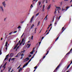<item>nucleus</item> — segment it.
<instances>
[{
	"label": "nucleus",
	"instance_id": "obj_1",
	"mask_svg": "<svg viewBox=\"0 0 72 72\" xmlns=\"http://www.w3.org/2000/svg\"><path fill=\"white\" fill-rule=\"evenodd\" d=\"M62 64L60 63L57 66V68L55 69L54 70V71L53 72H57V70L58 69H59V67H60V66Z\"/></svg>",
	"mask_w": 72,
	"mask_h": 72
},
{
	"label": "nucleus",
	"instance_id": "obj_2",
	"mask_svg": "<svg viewBox=\"0 0 72 72\" xmlns=\"http://www.w3.org/2000/svg\"><path fill=\"white\" fill-rule=\"evenodd\" d=\"M60 9V7H56V9L55 10V11L54 13L55 15H56V14H57L56 12L57 11V10H58V9Z\"/></svg>",
	"mask_w": 72,
	"mask_h": 72
},
{
	"label": "nucleus",
	"instance_id": "obj_3",
	"mask_svg": "<svg viewBox=\"0 0 72 72\" xmlns=\"http://www.w3.org/2000/svg\"><path fill=\"white\" fill-rule=\"evenodd\" d=\"M22 43L23 45H24L25 44V40H24V38H23L22 39Z\"/></svg>",
	"mask_w": 72,
	"mask_h": 72
},
{
	"label": "nucleus",
	"instance_id": "obj_4",
	"mask_svg": "<svg viewBox=\"0 0 72 72\" xmlns=\"http://www.w3.org/2000/svg\"><path fill=\"white\" fill-rule=\"evenodd\" d=\"M71 50L66 55H65V56L64 57V58H66L67 57V55H68V54H69L70 53H71Z\"/></svg>",
	"mask_w": 72,
	"mask_h": 72
},
{
	"label": "nucleus",
	"instance_id": "obj_5",
	"mask_svg": "<svg viewBox=\"0 0 72 72\" xmlns=\"http://www.w3.org/2000/svg\"><path fill=\"white\" fill-rule=\"evenodd\" d=\"M35 17V16H33V17L31 18L30 21V22L32 23V21L33 20V19L34 18V17Z\"/></svg>",
	"mask_w": 72,
	"mask_h": 72
},
{
	"label": "nucleus",
	"instance_id": "obj_6",
	"mask_svg": "<svg viewBox=\"0 0 72 72\" xmlns=\"http://www.w3.org/2000/svg\"><path fill=\"white\" fill-rule=\"evenodd\" d=\"M50 47H49V48L47 49V50H48L47 51V53L45 54L46 55H48V54L49 53V50H50V49L49 48Z\"/></svg>",
	"mask_w": 72,
	"mask_h": 72
},
{
	"label": "nucleus",
	"instance_id": "obj_7",
	"mask_svg": "<svg viewBox=\"0 0 72 72\" xmlns=\"http://www.w3.org/2000/svg\"><path fill=\"white\" fill-rule=\"evenodd\" d=\"M2 4L3 5L4 8H5V6H6V4H5V1H4L2 3Z\"/></svg>",
	"mask_w": 72,
	"mask_h": 72
},
{
	"label": "nucleus",
	"instance_id": "obj_8",
	"mask_svg": "<svg viewBox=\"0 0 72 72\" xmlns=\"http://www.w3.org/2000/svg\"><path fill=\"white\" fill-rule=\"evenodd\" d=\"M14 55V53H11L10 54V55L9 56V57H12Z\"/></svg>",
	"mask_w": 72,
	"mask_h": 72
},
{
	"label": "nucleus",
	"instance_id": "obj_9",
	"mask_svg": "<svg viewBox=\"0 0 72 72\" xmlns=\"http://www.w3.org/2000/svg\"><path fill=\"white\" fill-rule=\"evenodd\" d=\"M19 44V43H18L17 45H16L14 47V49H15L16 48H17V47L18 46V44Z\"/></svg>",
	"mask_w": 72,
	"mask_h": 72
},
{
	"label": "nucleus",
	"instance_id": "obj_10",
	"mask_svg": "<svg viewBox=\"0 0 72 72\" xmlns=\"http://www.w3.org/2000/svg\"><path fill=\"white\" fill-rule=\"evenodd\" d=\"M44 2H45V3H48V0H43V3H44Z\"/></svg>",
	"mask_w": 72,
	"mask_h": 72
},
{
	"label": "nucleus",
	"instance_id": "obj_11",
	"mask_svg": "<svg viewBox=\"0 0 72 72\" xmlns=\"http://www.w3.org/2000/svg\"><path fill=\"white\" fill-rule=\"evenodd\" d=\"M34 49H35V48H33V51L30 53V54H33V52L35 51H34Z\"/></svg>",
	"mask_w": 72,
	"mask_h": 72
},
{
	"label": "nucleus",
	"instance_id": "obj_12",
	"mask_svg": "<svg viewBox=\"0 0 72 72\" xmlns=\"http://www.w3.org/2000/svg\"><path fill=\"white\" fill-rule=\"evenodd\" d=\"M64 30H65V29H64V30H63L62 31V33L61 32L59 33V34L58 35L59 36H60V35H61V34H62V33H63V31H64Z\"/></svg>",
	"mask_w": 72,
	"mask_h": 72
},
{
	"label": "nucleus",
	"instance_id": "obj_13",
	"mask_svg": "<svg viewBox=\"0 0 72 72\" xmlns=\"http://www.w3.org/2000/svg\"><path fill=\"white\" fill-rule=\"evenodd\" d=\"M20 55H21V53H19L15 57H19V56H20Z\"/></svg>",
	"mask_w": 72,
	"mask_h": 72
},
{
	"label": "nucleus",
	"instance_id": "obj_14",
	"mask_svg": "<svg viewBox=\"0 0 72 72\" xmlns=\"http://www.w3.org/2000/svg\"><path fill=\"white\" fill-rule=\"evenodd\" d=\"M29 59H30V58H28V57L27 58H25V59H24V60H27H27H26L25 61L26 62H27V61H28V60H29Z\"/></svg>",
	"mask_w": 72,
	"mask_h": 72
},
{
	"label": "nucleus",
	"instance_id": "obj_15",
	"mask_svg": "<svg viewBox=\"0 0 72 72\" xmlns=\"http://www.w3.org/2000/svg\"><path fill=\"white\" fill-rule=\"evenodd\" d=\"M51 8V5L50 4V5L48 6V8L47 9H50V8Z\"/></svg>",
	"mask_w": 72,
	"mask_h": 72
},
{
	"label": "nucleus",
	"instance_id": "obj_16",
	"mask_svg": "<svg viewBox=\"0 0 72 72\" xmlns=\"http://www.w3.org/2000/svg\"><path fill=\"white\" fill-rule=\"evenodd\" d=\"M0 9H1L2 11L3 12H4V9H3V6H0Z\"/></svg>",
	"mask_w": 72,
	"mask_h": 72
},
{
	"label": "nucleus",
	"instance_id": "obj_17",
	"mask_svg": "<svg viewBox=\"0 0 72 72\" xmlns=\"http://www.w3.org/2000/svg\"><path fill=\"white\" fill-rule=\"evenodd\" d=\"M34 26H35V25H34V24H33L32 25V26H31V28H30V29H32L33 27H34Z\"/></svg>",
	"mask_w": 72,
	"mask_h": 72
},
{
	"label": "nucleus",
	"instance_id": "obj_18",
	"mask_svg": "<svg viewBox=\"0 0 72 72\" xmlns=\"http://www.w3.org/2000/svg\"><path fill=\"white\" fill-rule=\"evenodd\" d=\"M30 45H31V44H28L27 45V46H28L27 47V48H29Z\"/></svg>",
	"mask_w": 72,
	"mask_h": 72
},
{
	"label": "nucleus",
	"instance_id": "obj_19",
	"mask_svg": "<svg viewBox=\"0 0 72 72\" xmlns=\"http://www.w3.org/2000/svg\"><path fill=\"white\" fill-rule=\"evenodd\" d=\"M51 28H52V27H51V28L49 30V32H48L47 34H46V35H48V34H49V32L50 31V30H51Z\"/></svg>",
	"mask_w": 72,
	"mask_h": 72
},
{
	"label": "nucleus",
	"instance_id": "obj_20",
	"mask_svg": "<svg viewBox=\"0 0 72 72\" xmlns=\"http://www.w3.org/2000/svg\"><path fill=\"white\" fill-rule=\"evenodd\" d=\"M22 71V68L21 67L19 69V71L20 72V71Z\"/></svg>",
	"mask_w": 72,
	"mask_h": 72
},
{
	"label": "nucleus",
	"instance_id": "obj_21",
	"mask_svg": "<svg viewBox=\"0 0 72 72\" xmlns=\"http://www.w3.org/2000/svg\"><path fill=\"white\" fill-rule=\"evenodd\" d=\"M57 24V21H56L55 23V26H56V25Z\"/></svg>",
	"mask_w": 72,
	"mask_h": 72
},
{
	"label": "nucleus",
	"instance_id": "obj_22",
	"mask_svg": "<svg viewBox=\"0 0 72 72\" xmlns=\"http://www.w3.org/2000/svg\"><path fill=\"white\" fill-rule=\"evenodd\" d=\"M69 8V6L66 7V10H67Z\"/></svg>",
	"mask_w": 72,
	"mask_h": 72
},
{
	"label": "nucleus",
	"instance_id": "obj_23",
	"mask_svg": "<svg viewBox=\"0 0 72 72\" xmlns=\"http://www.w3.org/2000/svg\"><path fill=\"white\" fill-rule=\"evenodd\" d=\"M44 8H45V5H44L43 6V8L42 10L43 12H44Z\"/></svg>",
	"mask_w": 72,
	"mask_h": 72
},
{
	"label": "nucleus",
	"instance_id": "obj_24",
	"mask_svg": "<svg viewBox=\"0 0 72 72\" xmlns=\"http://www.w3.org/2000/svg\"><path fill=\"white\" fill-rule=\"evenodd\" d=\"M7 63V62H6L3 65V67H4L5 66H6V64Z\"/></svg>",
	"mask_w": 72,
	"mask_h": 72
},
{
	"label": "nucleus",
	"instance_id": "obj_25",
	"mask_svg": "<svg viewBox=\"0 0 72 72\" xmlns=\"http://www.w3.org/2000/svg\"><path fill=\"white\" fill-rule=\"evenodd\" d=\"M17 28L19 29V28H21V27L20 26H19Z\"/></svg>",
	"mask_w": 72,
	"mask_h": 72
},
{
	"label": "nucleus",
	"instance_id": "obj_26",
	"mask_svg": "<svg viewBox=\"0 0 72 72\" xmlns=\"http://www.w3.org/2000/svg\"><path fill=\"white\" fill-rule=\"evenodd\" d=\"M39 13H38L36 15V17H37V16L39 15Z\"/></svg>",
	"mask_w": 72,
	"mask_h": 72
},
{
	"label": "nucleus",
	"instance_id": "obj_27",
	"mask_svg": "<svg viewBox=\"0 0 72 72\" xmlns=\"http://www.w3.org/2000/svg\"><path fill=\"white\" fill-rule=\"evenodd\" d=\"M66 9H63V8L62 9V11H65V12H66Z\"/></svg>",
	"mask_w": 72,
	"mask_h": 72
},
{
	"label": "nucleus",
	"instance_id": "obj_28",
	"mask_svg": "<svg viewBox=\"0 0 72 72\" xmlns=\"http://www.w3.org/2000/svg\"><path fill=\"white\" fill-rule=\"evenodd\" d=\"M39 24H40V21H39L38 23L37 26H39Z\"/></svg>",
	"mask_w": 72,
	"mask_h": 72
},
{
	"label": "nucleus",
	"instance_id": "obj_29",
	"mask_svg": "<svg viewBox=\"0 0 72 72\" xmlns=\"http://www.w3.org/2000/svg\"><path fill=\"white\" fill-rule=\"evenodd\" d=\"M24 33H23V34H22V36L21 37L22 38V37H23V35H24Z\"/></svg>",
	"mask_w": 72,
	"mask_h": 72
},
{
	"label": "nucleus",
	"instance_id": "obj_30",
	"mask_svg": "<svg viewBox=\"0 0 72 72\" xmlns=\"http://www.w3.org/2000/svg\"><path fill=\"white\" fill-rule=\"evenodd\" d=\"M9 54H8L6 56V57H7V58H8V57H9Z\"/></svg>",
	"mask_w": 72,
	"mask_h": 72
},
{
	"label": "nucleus",
	"instance_id": "obj_31",
	"mask_svg": "<svg viewBox=\"0 0 72 72\" xmlns=\"http://www.w3.org/2000/svg\"><path fill=\"white\" fill-rule=\"evenodd\" d=\"M37 66H36L35 67H34V69H37Z\"/></svg>",
	"mask_w": 72,
	"mask_h": 72
},
{
	"label": "nucleus",
	"instance_id": "obj_32",
	"mask_svg": "<svg viewBox=\"0 0 72 72\" xmlns=\"http://www.w3.org/2000/svg\"><path fill=\"white\" fill-rule=\"evenodd\" d=\"M58 38H59V37H58L56 39H55V41H57L58 39Z\"/></svg>",
	"mask_w": 72,
	"mask_h": 72
},
{
	"label": "nucleus",
	"instance_id": "obj_33",
	"mask_svg": "<svg viewBox=\"0 0 72 72\" xmlns=\"http://www.w3.org/2000/svg\"><path fill=\"white\" fill-rule=\"evenodd\" d=\"M18 40H19V39H18V38H17L16 39V42H17V41H18Z\"/></svg>",
	"mask_w": 72,
	"mask_h": 72
},
{
	"label": "nucleus",
	"instance_id": "obj_34",
	"mask_svg": "<svg viewBox=\"0 0 72 72\" xmlns=\"http://www.w3.org/2000/svg\"><path fill=\"white\" fill-rule=\"evenodd\" d=\"M36 1V0H33V4H34V3H35L34 2V1Z\"/></svg>",
	"mask_w": 72,
	"mask_h": 72
},
{
	"label": "nucleus",
	"instance_id": "obj_35",
	"mask_svg": "<svg viewBox=\"0 0 72 72\" xmlns=\"http://www.w3.org/2000/svg\"><path fill=\"white\" fill-rule=\"evenodd\" d=\"M14 59H15V58H12L11 59V60L12 61L13 60H14Z\"/></svg>",
	"mask_w": 72,
	"mask_h": 72
},
{
	"label": "nucleus",
	"instance_id": "obj_36",
	"mask_svg": "<svg viewBox=\"0 0 72 72\" xmlns=\"http://www.w3.org/2000/svg\"><path fill=\"white\" fill-rule=\"evenodd\" d=\"M21 65H20L19 66V67H18L17 68V69H19V68H20V67H21Z\"/></svg>",
	"mask_w": 72,
	"mask_h": 72
},
{
	"label": "nucleus",
	"instance_id": "obj_37",
	"mask_svg": "<svg viewBox=\"0 0 72 72\" xmlns=\"http://www.w3.org/2000/svg\"><path fill=\"white\" fill-rule=\"evenodd\" d=\"M70 64H69L68 66V67H67V69H68V68H69V66H70Z\"/></svg>",
	"mask_w": 72,
	"mask_h": 72
},
{
	"label": "nucleus",
	"instance_id": "obj_38",
	"mask_svg": "<svg viewBox=\"0 0 72 72\" xmlns=\"http://www.w3.org/2000/svg\"><path fill=\"white\" fill-rule=\"evenodd\" d=\"M34 58V55H33V56L30 59H31V60H32V58Z\"/></svg>",
	"mask_w": 72,
	"mask_h": 72
},
{
	"label": "nucleus",
	"instance_id": "obj_39",
	"mask_svg": "<svg viewBox=\"0 0 72 72\" xmlns=\"http://www.w3.org/2000/svg\"><path fill=\"white\" fill-rule=\"evenodd\" d=\"M28 63H27V62H26V63L25 64V65H26V66H27V65H28Z\"/></svg>",
	"mask_w": 72,
	"mask_h": 72
},
{
	"label": "nucleus",
	"instance_id": "obj_40",
	"mask_svg": "<svg viewBox=\"0 0 72 72\" xmlns=\"http://www.w3.org/2000/svg\"><path fill=\"white\" fill-rule=\"evenodd\" d=\"M31 60V59H30V60L28 61V64L29 63V62Z\"/></svg>",
	"mask_w": 72,
	"mask_h": 72
},
{
	"label": "nucleus",
	"instance_id": "obj_41",
	"mask_svg": "<svg viewBox=\"0 0 72 72\" xmlns=\"http://www.w3.org/2000/svg\"><path fill=\"white\" fill-rule=\"evenodd\" d=\"M31 60V59H30V60L28 61V64L29 63V62Z\"/></svg>",
	"mask_w": 72,
	"mask_h": 72
},
{
	"label": "nucleus",
	"instance_id": "obj_42",
	"mask_svg": "<svg viewBox=\"0 0 72 72\" xmlns=\"http://www.w3.org/2000/svg\"><path fill=\"white\" fill-rule=\"evenodd\" d=\"M31 60V59H30V60L28 61V64L29 63V62Z\"/></svg>",
	"mask_w": 72,
	"mask_h": 72
},
{
	"label": "nucleus",
	"instance_id": "obj_43",
	"mask_svg": "<svg viewBox=\"0 0 72 72\" xmlns=\"http://www.w3.org/2000/svg\"><path fill=\"white\" fill-rule=\"evenodd\" d=\"M26 65L25 64H24L23 66V68H24V67H26Z\"/></svg>",
	"mask_w": 72,
	"mask_h": 72
},
{
	"label": "nucleus",
	"instance_id": "obj_44",
	"mask_svg": "<svg viewBox=\"0 0 72 72\" xmlns=\"http://www.w3.org/2000/svg\"><path fill=\"white\" fill-rule=\"evenodd\" d=\"M10 59H11V58H10L9 59V60H8V62H10Z\"/></svg>",
	"mask_w": 72,
	"mask_h": 72
},
{
	"label": "nucleus",
	"instance_id": "obj_45",
	"mask_svg": "<svg viewBox=\"0 0 72 72\" xmlns=\"http://www.w3.org/2000/svg\"><path fill=\"white\" fill-rule=\"evenodd\" d=\"M8 42H6L5 45H8Z\"/></svg>",
	"mask_w": 72,
	"mask_h": 72
},
{
	"label": "nucleus",
	"instance_id": "obj_46",
	"mask_svg": "<svg viewBox=\"0 0 72 72\" xmlns=\"http://www.w3.org/2000/svg\"><path fill=\"white\" fill-rule=\"evenodd\" d=\"M22 42L20 43V45H21V46H22Z\"/></svg>",
	"mask_w": 72,
	"mask_h": 72
},
{
	"label": "nucleus",
	"instance_id": "obj_47",
	"mask_svg": "<svg viewBox=\"0 0 72 72\" xmlns=\"http://www.w3.org/2000/svg\"><path fill=\"white\" fill-rule=\"evenodd\" d=\"M42 59H41L40 60V61L39 62V63H40V62H41V61H42Z\"/></svg>",
	"mask_w": 72,
	"mask_h": 72
},
{
	"label": "nucleus",
	"instance_id": "obj_48",
	"mask_svg": "<svg viewBox=\"0 0 72 72\" xmlns=\"http://www.w3.org/2000/svg\"><path fill=\"white\" fill-rule=\"evenodd\" d=\"M46 57V56H44L43 57V59H44L45 58V57Z\"/></svg>",
	"mask_w": 72,
	"mask_h": 72
},
{
	"label": "nucleus",
	"instance_id": "obj_49",
	"mask_svg": "<svg viewBox=\"0 0 72 72\" xmlns=\"http://www.w3.org/2000/svg\"><path fill=\"white\" fill-rule=\"evenodd\" d=\"M64 28V27H63L62 28V31H63V30Z\"/></svg>",
	"mask_w": 72,
	"mask_h": 72
},
{
	"label": "nucleus",
	"instance_id": "obj_50",
	"mask_svg": "<svg viewBox=\"0 0 72 72\" xmlns=\"http://www.w3.org/2000/svg\"><path fill=\"white\" fill-rule=\"evenodd\" d=\"M7 58H8L7 57H6L4 59V60H6L7 59Z\"/></svg>",
	"mask_w": 72,
	"mask_h": 72
},
{
	"label": "nucleus",
	"instance_id": "obj_51",
	"mask_svg": "<svg viewBox=\"0 0 72 72\" xmlns=\"http://www.w3.org/2000/svg\"><path fill=\"white\" fill-rule=\"evenodd\" d=\"M23 55H24V54H23V53H22L21 55V56L22 57V56H23Z\"/></svg>",
	"mask_w": 72,
	"mask_h": 72
},
{
	"label": "nucleus",
	"instance_id": "obj_52",
	"mask_svg": "<svg viewBox=\"0 0 72 72\" xmlns=\"http://www.w3.org/2000/svg\"><path fill=\"white\" fill-rule=\"evenodd\" d=\"M10 69H11V68H10L8 70V72H9V71H10Z\"/></svg>",
	"mask_w": 72,
	"mask_h": 72
},
{
	"label": "nucleus",
	"instance_id": "obj_53",
	"mask_svg": "<svg viewBox=\"0 0 72 72\" xmlns=\"http://www.w3.org/2000/svg\"><path fill=\"white\" fill-rule=\"evenodd\" d=\"M39 5H40V4H41V2H39Z\"/></svg>",
	"mask_w": 72,
	"mask_h": 72
},
{
	"label": "nucleus",
	"instance_id": "obj_54",
	"mask_svg": "<svg viewBox=\"0 0 72 72\" xmlns=\"http://www.w3.org/2000/svg\"><path fill=\"white\" fill-rule=\"evenodd\" d=\"M12 33H13V32H10V33H9V35H10Z\"/></svg>",
	"mask_w": 72,
	"mask_h": 72
},
{
	"label": "nucleus",
	"instance_id": "obj_55",
	"mask_svg": "<svg viewBox=\"0 0 72 72\" xmlns=\"http://www.w3.org/2000/svg\"><path fill=\"white\" fill-rule=\"evenodd\" d=\"M33 36H32V40H33Z\"/></svg>",
	"mask_w": 72,
	"mask_h": 72
},
{
	"label": "nucleus",
	"instance_id": "obj_56",
	"mask_svg": "<svg viewBox=\"0 0 72 72\" xmlns=\"http://www.w3.org/2000/svg\"><path fill=\"white\" fill-rule=\"evenodd\" d=\"M5 46H6V47H8V45L7 44H5Z\"/></svg>",
	"mask_w": 72,
	"mask_h": 72
},
{
	"label": "nucleus",
	"instance_id": "obj_57",
	"mask_svg": "<svg viewBox=\"0 0 72 72\" xmlns=\"http://www.w3.org/2000/svg\"><path fill=\"white\" fill-rule=\"evenodd\" d=\"M17 31H15L14 32V33H17Z\"/></svg>",
	"mask_w": 72,
	"mask_h": 72
},
{
	"label": "nucleus",
	"instance_id": "obj_58",
	"mask_svg": "<svg viewBox=\"0 0 72 72\" xmlns=\"http://www.w3.org/2000/svg\"><path fill=\"white\" fill-rule=\"evenodd\" d=\"M61 17V16H60L58 17V19H60V17Z\"/></svg>",
	"mask_w": 72,
	"mask_h": 72
},
{
	"label": "nucleus",
	"instance_id": "obj_59",
	"mask_svg": "<svg viewBox=\"0 0 72 72\" xmlns=\"http://www.w3.org/2000/svg\"><path fill=\"white\" fill-rule=\"evenodd\" d=\"M44 37H42V40H43V39H44Z\"/></svg>",
	"mask_w": 72,
	"mask_h": 72
},
{
	"label": "nucleus",
	"instance_id": "obj_60",
	"mask_svg": "<svg viewBox=\"0 0 72 72\" xmlns=\"http://www.w3.org/2000/svg\"><path fill=\"white\" fill-rule=\"evenodd\" d=\"M8 50V48H7V47H6V50Z\"/></svg>",
	"mask_w": 72,
	"mask_h": 72
},
{
	"label": "nucleus",
	"instance_id": "obj_61",
	"mask_svg": "<svg viewBox=\"0 0 72 72\" xmlns=\"http://www.w3.org/2000/svg\"><path fill=\"white\" fill-rule=\"evenodd\" d=\"M21 42V40H20L19 41V43H20V42Z\"/></svg>",
	"mask_w": 72,
	"mask_h": 72
},
{
	"label": "nucleus",
	"instance_id": "obj_62",
	"mask_svg": "<svg viewBox=\"0 0 72 72\" xmlns=\"http://www.w3.org/2000/svg\"><path fill=\"white\" fill-rule=\"evenodd\" d=\"M19 46H18L17 48V49H19Z\"/></svg>",
	"mask_w": 72,
	"mask_h": 72
},
{
	"label": "nucleus",
	"instance_id": "obj_63",
	"mask_svg": "<svg viewBox=\"0 0 72 72\" xmlns=\"http://www.w3.org/2000/svg\"><path fill=\"white\" fill-rule=\"evenodd\" d=\"M22 58H23V57H21V59H22Z\"/></svg>",
	"mask_w": 72,
	"mask_h": 72
},
{
	"label": "nucleus",
	"instance_id": "obj_64",
	"mask_svg": "<svg viewBox=\"0 0 72 72\" xmlns=\"http://www.w3.org/2000/svg\"><path fill=\"white\" fill-rule=\"evenodd\" d=\"M31 56H32V55H29V57H31Z\"/></svg>",
	"mask_w": 72,
	"mask_h": 72
}]
</instances>
